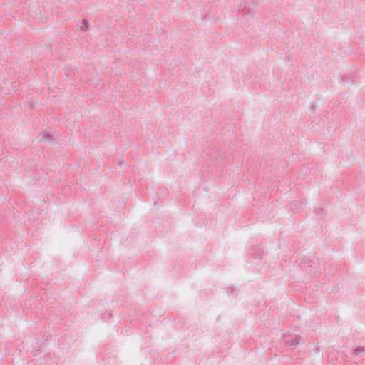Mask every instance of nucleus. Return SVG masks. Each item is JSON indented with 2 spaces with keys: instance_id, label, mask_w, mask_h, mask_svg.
I'll return each mask as SVG.
<instances>
[{
  "instance_id": "nucleus-1",
  "label": "nucleus",
  "mask_w": 365,
  "mask_h": 365,
  "mask_svg": "<svg viewBox=\"0 0 365 365\" xmlns=\"http://www.w3.org/2000/svg\"><path fill=\"white\" fill-rule=\"evenodd\" d=\"M88 26H89L88 21L86 19H83V20H81V21L80 23V26H79L80 30L83 31H86L88 30Z\"/></svg>"
},
{
  "instance_id": "nucleus-2",
  "label": "nucleus",
  "mask_w": 365,
  "mask_h": 365,
  "mask_svg": "<svg viewBox=\"0 0 365 365\" xmlns=\"http://www.w3.org/2000/svg\"><path fill=\"white\" fill-rule=\"evenodd\" d=\"M40 138H41V140H50L52 139V137L51 136V135L49 133L43 132L41 134Z\"/></svg>"
},
{
  "instance_id": "nucleus-3",
  "label": "nucleus",
  "mask_w": 365,
  "mask_h": 365,
  "mask_svg": "<svg viewBox=\"0 0 365 365\" xmlns=\"http://www.w3.org/2000/svg\"><path fill=\"white\" fill-rule=\"evenodd\" d=\"M286 343L289 344L292 346H297L299 343V339L298 337L294 338L292 340V341L289 342L288 341H286Z\"/></svg>"
}]
</instances>
